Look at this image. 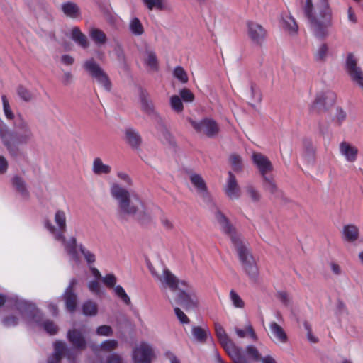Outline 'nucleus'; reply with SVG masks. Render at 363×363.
Instances as JSON below:
<instances>
[{
	"label": "nucleus",
	"mask_w": 363,
	"mask_h": 363,
	"mask_svg": "<svg viewBox=\"0 0 363 363\" xmlns=\"http://www.w3.org/2000/svg\"><path fill=\"white\" fill-rule=\"evenodd\" d=\"M113 333L112 328L106 325L99 326L96 330V333L99 336L108 337L111 336Z\"/></svg>",
	"instance_id": "nucleus-52"
},
{
	"label": "nucleus",
	"mask_w": 363,
	"mask_h": 363,
	"mask_svg": "<svg viewBox=\"0 0 363 363\" xmlns=\"http://www.w3.org/2000/svg\"><path fill=\"white\" fill-rule=\"evenodd\" d=\"M105 363H123V359L118 354L112 353L106 357Z\"/></svg>",
	"instance_id": "nucleus-61"
},
{
	"label": "nucleus",
	"mask_w": 363,
	"mask_h": 363,
	"mask_svg": "<svg viewBox=\"0 0 363 363\" xmlns=\"http://www.w3.org/2000/svg\"><path fill=\"white\" fill-rule=\"evenodd\" d=\"M125 140L133 149H138L142 142L141 137L138 132L130 128H127L125 131Z\"/></svg>",
	"instance_id": "nucleus-28"
},
{
	"label": "nucleus",
	"mask_w": 363,
	"mask_h": 363,
	"mask_svg": "<svg viewBox=\"0 0 363 363\" xmlns=\"http://www.w3.org/2000/svg\"><path fill=\"white\" fill-rule=\"evenodd\" d=\"M246 191L247 195L250 197V199L257 202L260 199V194L257 190H256L254 187L250 186L246 189Z\"/></svg>",
	"instance_id": "nucleus-58"
},
{
	"label": "nucleus",
	"mask_w": 363,
	"mask_h": 363,
	"mask_svg": "<svg viewBox=\"0 0 363 363\" xmlns=\"http://www.w3.org/2000/svg\"><path fill=\"white\" fill-rule=\"evenodd\" d=\"M143 2L150 11L153 9L160 11L166 9V6L163 0H143Z\"/></svg>",
	"instance_id": "nucleus-45"
},
{
	"label": "nucleus",
	"mask_w": 363,
	"mask_h": 363,
	"mask_svg": "<svg viewBox=\"0 0 363 363\" xmlns=\"http://www.w3.org/2000/svg\"><path fill=\"white\" fill-rule=\"evenodd\" d=\"M79 251L83 255L89 266H91L95 263L96 259L95 254L87 249L82 243L79 244Z\"/></svg>",
	"instance_id": "nucleus-41"
},
{
	"label": "nucleus",
	"mask_w": 363,
	"mask_h": 363,
	"mask_svg": "<svg viewBox=\"0 0 363 363\" xmlns=\"http://www.w3.org/2000/svg\"><path fill=\"white\" fill-rule=\"evenodd\" d=\"M170 106L173 111L179 113L183 111L184 106L182 99L177 95H173L170 98Z\"/></svg>",
	"instance_id": "nucleus-48"
},
{
	"label": "nucleus",
	"mask_w": 363,
	"mask_h": 363,
	"mask_svg": "<svg viewBox=\"0 0 363 363\" xmlns=\"http://www.w3.org/2000/svg\"><path fill=\"white\" fill-rule=\"evenodd\" d=\"M16 307L20 311L22 318L28 325L41 326L51 335L57 333V325L52 320H43V313L34 303L28 301H19L16 303Z\"/></svg>",
	"instance_id": "nucleus-5"
},
{
	"label": "nucleus",
	"mask_w": 363,
	"mask_h": 363,
	"mask_svg": "<svg viewBox=\"0 0 363 363\" xmlns=\"http://www.w3.org/2000/svg\"><path fill=\"white\" fill-rule=\"evenodd\" d=\"M229 299L234 308L243 309L245 306V301L233 289L230 291Z\"/></svg>",
	"instance_id": "nucleus-44"
},
{
	"label": "nucleus",
	"mask_w": 363,
	"mask_h": 363,
	"mask_svg": "<svg viewBox=\"0 0 363 363\" xmlns=\"http://www.w3.org/2000/svg\"><path fill=\"white\" fill-rule=\"evenodd\" d=\"M72 38L82 48H87L89 46V42L87 37L82 33L78 27H74L72 28Z\"/></svg>",
	"instance_id": "nucleus-35"
},
{
	"label": "nucleus",
	"mask_w": 363,
	"mask_h": 363,
	"mask_svg": "<svg viewBox=\"0 0 363 363\" xmlns=\"http://www.w3.org/2000/svg\"><path fill=\"white\" fill-rule=\"evenodd\" d=\"M160 222L163 226V228L167 230H170L173 228L174 225L172 221L165 216L162 215L160 216Z\"/></svg>",
	"instance_id": "nucleus-62"
},
{
	"label": "nucleus",
	"mask_w": 363,
	"mask_h": 363,
	"mask_svg": "<svg viewBox=\"0 0 363 363\" xmlns=\"http://www.w3.org/2000/svg\"><path fill=\"white\" fill-rule=\"evenodd\" d=\"M336 100V94L330 90L321 91L316 96L312 106V109L317 108L318 111L325 109L327 106L333 104Z\"/></svg>",
	"instance_id": "nucleus-18"
},
{
	"label": "nucleus",
	"mask_w": 363,
	"mask_h": 363,
	"mask_svg": "<svg viewBox=\"0 0 363 363\" xmlns=\"http://www.w3.org/2000/svg\"><path fill=\"white\" fill-rule=\"evenodd\" d=\"M330 0H319L316 7L313 0H306L303 6L313 35L319 39H324L329 35L328 29L333 25V11Z\"/></svg>",
	"instance_id": "nucleus-3"
},
{
	"label": "nucleus",
	"mask_w": 363,
	"mask_h": 363,
	"mask_svg": "<svg viewBox=\"0 0 363 363\" xmlns=\"http://www.w3.org/2000/svg\"><path fill=\"white\" fill-rule=\"evenodd\" d=\"M269 337L275 343L286 344L288 342V336L284 328L272 321L269 325Z\"/></svg>",
	"instance_id": "nucleus-22"
},
{
	"label": "nucleus",
	"mask_w": 363,
	"mask_h": 363,
	"mask_svg": "<svg viewBox=\"0 0 363 363\" xmlns=\"http://www.w3.org/2000/svg\"><path fill=\"white\" fill-rule=\"evenodd\" d=\"M2 104H3V109L5 116L7 119L12 120L14 118V114L12 112L9 101L5 95L1 96Z\"/></svg>",
	"instance_id": "nucleus-51"
},
{
	"label": "nucleus",
	"mask_w": 363,
	"mask_h": 363,
	"mask_svg": "<svg viewBox=\"0 0 363 363\" xmlns=\"http://www.w3.org/2000/svg\"><path fill=\"white\" fill-rule=\"evenodd\" d=\"M83 67L105 90L108 91H111V82L108 74L94 58H90L84 61Z\"/></svg>",
	"instance_id": "nucleus-9"
},
{
	"label": "nucleus",
	"mask_w": 363,
	"mask_h": 363,
	"mask_svg": "<svg viewBox=\"0 0 363 363\" xmlns=\"http://www.w3.org/2000/svg\"><path fill=\"white\" fill-rule=\"evenodd\" d=\"M229 161L233 169L235 172H240L242 169V160L241 157L236 154H232L229 157Z\"/></svg>",
	"instance_id": "nucleus-47"
},
{
	"label": "nucleus",
	"mask_w": 363,
	"mask_h": 363,
	"mask_svg": "<svg viewBox=\"0 0 363 363\" xmlns=\"http://www.w3.org/2000/svg\"><path fill=\"white\" fill-rule=\"evenodd\" d=\"M175 315L182 324H189L190 322L187 315L178 307L174 309Z\"/></svg>",
	"instance_id": "nucleus-56"
},
{
	"label": "nucleus",
	"mask_w": 363,
	"mask_h": 363,
	"mask_svg": "<svg viewBox=\"0 0 363 363\" xmlns=\"http://www.w3.org/2000/svg\"><path fill=\"white\" fill-rule=\"evenodd\" d=\"M282 26L291 35H294L298 32V25L291 14H286L282 18Z\"/></svg>",
	"instance_id": "nucleus-34"
},
{
	"label": "nucleus",
	"mask_w": 363,
	"mask_h": 363,
	"mask_svg": "<svg viewBox=\"0 0 363 363\" xmlns=\"http://www.w3.org/2000/svg\"><path fill=\"white\" fill-rule=\"evenodd\" d=\"M17 93L19 97L25 101H30L33 99L32 93L22 86L18 88Z\"/></svg>",
	"instance_id": "nucleus-53"
},
{
	"label": "nucleus",
	"mask_w": 363,
	"mask_h": 363,
	"mask_svg": "<svg viewBox=\"0 0 363 363\" xmlns=\"http://www.w3.org/2000/svg\"><path fill=\"white\" fill-rule=\"evenodd\" d=\"M209 331L207 327L193 326L191 333L194 339L199 342H205Z\"/></svg>",
	"instance_id": "nucleus-40"
},
{
	"label": "nucleus",
	"mask_w": 363,
	"mask_h": 363,
	"mask_svg": "<svg viewBox=\"0 0 363 363\" xmlns=\"http://www.w3.org/2000/svg\"><path fill=\"white\" fill-rule=\"evenodd\" d=\"M152 357V348L147 343L141 342L133 350V359L134 363H151Z\"/></svg>",
	"instance_id": "nucleus-17"
},
{
	"label": "nucleus",
	"mask_w": 363,
	"mask_h": 363,
	"mask_svg": "<svg viewBox=\"0 0 363 363\" xmlns=\"http://www.w3.org/2000/svg\"><path fill=\"white\" fill-rule=\"evenodd\" d=\"M82 312L86 316H95L98 313V306L94 301H86L82 305Z\"/></svg>",
	"instance_id": "nucleus-42"
},
{
	"label": "nucleus",
	"mask_w": 363,
	"mask_h": 363,
	"mask_svg": "<svg viewBox=\"0 0 363 363\" xmlns=\"http://www.w3.org/2000/svg\"><path fill=\"white\" fill-rule=\"evenodd\" d=\"M340 154L349 162L356 161L358 155V149L347 142H342L339 146Z\"/></svg>",
	"instance_id": "nucleus-26"
},
{
	"label": "nucleus",
	"mask_w": 363,
	"mask_h": 363,
	"mask_svg": "<svg viewBox=\"0 0 363 363\" xmlns=\"http://www.w3.org/2000/svg\"><path fill=\"white\" fill-rule=\"evenodd\" d=\"M89 35L98 47L104 45L107 42L106 35L99 28H91L89 30Z\"/></svg>",
	"instance_id": "nucleus-30"
},
{
	"label": "nucleus",
	"mask_w": 363,
	"mask_h": 363,
	"mask_svg": "<svg viewBox=\"0 0 363 363\" xmlns=\"http://www.w3.org/2000/svg\"><path fill=\"white\" fill-rule=\"evenodd\" d=\"M248 94H250L251 99L255 101H260L261 97L259 91L255 89V87L252 84L248 90Z\"/></svg>",
	"instance_id": "nucleus-63"
},
{
	"label": "nucleus",
	"mask_w": 363,
	"mask_h": 363,
	"mask_svg": "<svg viewBox=\"0 0 363 363\" xmlns=\"http://www.w3.org/2000/svg\"><path fill=\"white\" fill-rule=\"evenodd\" d=\"M180 96L185 102H192L194 99V94L188 89H182L179 91Z\"/></svg>",
	"instance_id": "nucleus-57"
},
{
	"label": "nucleus",
	"mask_w": 363,
	"mask_h": 363,
	"mask_svg": "<svg viewBox=\"0 0 363 363\" xmlns=\"http://www.w3.org/2000/svg\"><path fill=\"white\" fill-rule=\"evenodd\" d=\"M189 179L191 184L194 186L197 194L202 198L204 202L211 203L213 206L214 218L216 219V211L218 210L221 212L213 203L211 196L207 190L206 184L203 177L196 173H191L189 174Z\"/></svg>",
	"instance_id": "nucleus-14"
},
{
	"label": "nucleus",
	"mask_w": 363,
	"mask_h": 363,
	"mask_svg": "<svg viewBox=\"0 0 363 363\" xmlns=\"http://www.w3.org/2000/svg\"><path fill=\"white\" fill-rule=\"evenodd\" d=\"M262 178L264 180L263 186L264 189L275 196H279L281 192L279 191L272 177L267 175L262 177Z\"/></svg>",
	"instance_id": "nucleus-39"
},
{
	"label": "nucleus",
	"mask_w": 363,
	"mask_h": 363,
	"mask_svg": "<svg viewBox=\"0 0 363 363\" xmlns=\"http://www.w3.org/2000/svg\"><path fill=\"white\" fill-rule=\"evenodd\" d=\"M113 291L115 294L121 298L125 304L129 305L130 303V299L129 296L127 295L124 289L120 286L117 285L113 287Z\"/></svg>",
	"instance_id": "nucleus-50"
},
{
	"label": "nucleus",
	"mask_w": 363,
	"mask_h": 363,
	"mask_svg": "<svg viewBox=\"0 0 363 363\" xmlns=\"http://www.w3.org/2000/svg\"><path fill=\"white\" fill-rule=\"evenodd\" d=\"M76 284L77 280L72 279L64 294L66 308L70 312H73L77 306V295L73 292V287Z\"/></svg>",
	"instance_id": "nucleus-23"
},
{
	"label": "nucleus",
	"mask_w": 363,
	"mask_h": 363,
	"mask_svg": "<svg viewBox=\"0 0 363 363\" xmlns=\"http://www.w3.org/2000/svg\"><path fill=\"white\" fill-rule=\"evenodd\" d=\"M252 160L262 177H265L273 170V165L267 157L262 153L253 152Z\"/></svg>",
	"instance_id": "nucleus-20"
},
{
	"label": "nucleus",
	"mask_w": 363,
	"mask_h": 363,
	"mask_svg": "<svg viewBox=\"0 0 363 363\" xmlns=\"http://www.w3.org/2000/svg\"><path fill=\"white\" fill-rule=\"evenodd\" d=\"M2 127L0 128V136L4 144L10 152H14L18 145H25L30 142L33 133L28 123L20 118L15 123V133L10 131L4 123L1 121Z\"/></svg>",
	"instance_id": "nucleus-4"
},
{
	"label": "nucleus",
	"mask_w": 363,
	"mask_h": 363,
	"mask_svg": "<svg viewBox=\"0 0 363 363\" xmlns=\"http://www.w3.org/2000/svg\"><path fill=\"white\" fill-rule=\"evenodd\" d=\"M173 74L174 77L183 84L186 83L189 80L186 72L181 66H177L174 68Z\"/></svg>",
	"instance_id": "nucleus-49"
},
{
	"label": "nucleus",
	"mask_w": 363,
	"mask_h": 363,
	"mask_svg": "<svg viewBox=\"0 0 363 363\" xmlns=\"http://www.w3.org/2000/svg\"><path fill=\"white\" fill-rule=\"evenodd\" d=\"M330 56V48L325 43H320L315 49L313 57L318 62H324Z\"/></svg>",
	"instance_id": "nucleus-29"
},
{
	"label": "nucleus",
	"mask_w": 363,
	"mask_h": 363,
	"mask_svg": "<svg viewBox=\"0 0 363 363\" xmlns=\"http://www.w3.org/2000/svg\"><path fill=\"white\" fill-rule=\"evenodd\" d=\"M77 355L76 351L68 347L64 342L56 341L54 343V352L48 358V363H60L63 356L69 363H77Z\"/></svg>",
	"instance_id": "nucleus-11"
},
{
	"label": "nucleus",
	"mask_w": 363,
	"mask_h": 363,
	"mask_svg": "<svg viewBox=\"0 0 363 363\" xmlns=\"http://www.w3.org/2000/svg\"><path fill=\"white\" fill-rule=\"evenodd\" d=\"M12 185L22 197L25 199L28 197L29 192L24 180L21 177L18 176L14 177L12 179Z\"/></svg>",
	"instance_id": "nucleus-37"
},
{
	"label": "nucleus",
	"mask_w": 363,
	"mask_h": 363,
	"mask_svg": "<svg viewBox=\"0 0 363 363\" xmlns=\"http://www.w3.org/2000/svg\"><path fill=\"white\" fill-rule=\"evenodd\" d=\"M118 341L116 340H106L103 341L100 345L92 347V350L95 352H110L116 350L118 347Z\"/></svg>",
	"instance_id": "nucleus-36"
},
{
	"label": "nucleus",
	"mask_w": 363,
	"mask_h": 363,
	"mask_svg": "<svg viewBox=\"0 0 363 363\" xmlns=\"http://www.w3.org/2000/svg\"><path fill=\"white\" fill-rule=\"evenodd\" d=\"M215 331L220 345L234 363H248L242 354V347L237 345L229 337L220 324L215 323Z\"/></svg>",
	"instance_id": "nucleus-6"
},
{
	"label": "nucleus",
	"mask_w": 363,
	"mask_h": 363,
	"mask_svg": "<svg viewBox=\"0 0 363 363\" xmlns=\"http://www.w3.org/2000/svg\"><path fill=\"white\" fill-rule=\"evenodd\" d=\"M147 265L152 276L162 287L169 288L175 291L179 287L186 285V281L179 280L167 267H162L161 272H159L155 269L151 263L147 262Z\"/></svg>",
	"instance_id": "nucleus-8"
},
{
	"label": "nucleus",
	"mask_w": 363,
	"mask_h": 363,
	"mask_svg": "<svg viewBox=\"0 0 363 363\" xmlns=\"http://www.w3.org/2000/svg\"><path fill=\"white\" fill-rule=\"evenodd\" d=\"M224 192L232 200L238 199L241 196V189L238 185L235 176L230 171L224 186Z\"/></svg>",
	"instance_id": "nucleus-19"
},
{
	"label": "nucleus",
	"mask_w": 363,
	"mask_h": 363,
	"mask_svg": "<svg viewBox=\"0 0 363 363\" xmlns=\"http://www.w3.org/2000/svg\"><path fill=\"white\" fill-rule=\"evenodd\" d=\"M92 172L96 175L109 174L112 168L109 164H104L100 157H95L92 163Z\"/></svg>",
	"instance_id": "nucleus-27"
},
{
	"label": "nucleus",
	"mask_w": 363,
	"mask_h": 363,
	"mask_svg": "<svg viewBox=\"0 0 363 363\" xmlns=\"http://www.w3.org/2000/svg\"><path fill=\"white\" fill-rule=\"evenodd\" d=\"M89 290L95 294H99L101 293V286L99 283L97 281H91L89 283Z\"/></svg>",
	"instance_id": "nucleus-64"
},
{
	"label": "nucleus",
	"mask_w": 363,
	"mask_h": 363,
	"mask_svg": "<svg viewBox=\"0 0 363 363\" xmlns=\"http://www.w3.org/2000/svg\"><path fill=\"white\" fill-rule=\"evenodd\" d=\"M140 99L141 103L142 109L147 114L157 116V113L154 109V106L152 101L150 99L148 94L142 90L140 93Z\"/></svg>",
	"instance_id": "nucleus-32"
},
{
	"label": "nucleus",
	"mask_w": 363,
	"mask_h": 363,
	"mask_svg": "<svg viewBox=\"0 0 363 363\" xmlns=\"http://www.w3.org/2000/svg\"><path fill=\"white\" fill-rule=\"evenodd\" d=\"M61 11L68 18H79L82 16L80 7L74 1H65L60 6Z\"/></svg>",
	"instance_id": "nucleus-25"
},
{
	"label": "nucleus",
	"mask_w": 363,
	"mask_h": 363,
	"mask_svg": "<svg viewBox=\"0 0 363 363\" xmlns=\"http://www.w3.org/2000/svg\"><path fill=\"white\" fill-rule=\"evenodd\" d=\"M344 69L351 80L363 89V71L358 66V60L353 53L350 52L347 55Z\"/></svg>",
	"instance_id": "nucleus-10"
},
{
	"label": "nucleus",
	"mask_w": 363,
	"mask_h": 363,
	"mask_svg": "<svg viewBox=\"0 0 363 363\" xmlns=\"http://www.w3.org/2000/svg\"><path fill=\"white\" fill-rule=\"evenodd\" d=\"M346 113L341 108L337 107L336 108V113L334 118V121L338 125H340L346 119Z\"/></svg>",
	"instance_id": "nucleus-59"
},
{
	"label": "nucleus",
	"mask_w": 363,
	"mask_h": 363,
	"mask_svg": "<svg viewBox=\"0 0 363 363\" xmlns=\"http://www.w3.org/2000/svg\"><path fill=\"white\" fill-rule=\"evenodd\" d=\"M216 223L220 230L230 238L237 251L242 267L249 279L256 281L259 277V268L247 244L236 232L226 216L218 210L216 211Z\"/></svg>",
	"instance_id": "nucleus-1"
},
{
	"label": "nucleus",
	"mask_w": 363,
	"mask_h": 363,
	"mask_svg": "<svg viewBox=\"0 0 363 363\" xmlns=\"http://www.w3.org/2000/svg\"><path fill=\"white\" fill-rule=\"evenodd\" d=\"M188 121L195 131L199 134L213 138L219 132L218 125L211 118H206L199 121L189 118Z\"/></svg>",
	"instance_id": "nucleus-12"
},
{
	"label": "nucleus",
	"mask_w": 363,
	"mask_h": 363,
	"mask_svg": "<svg viewBox=\"0 0 363 363\" xmlns=\"http://www.w3.org/2000/svg\"><path fill=\"white\" fill-rule=\"evenodd\" d=\"M68 210L57 208L52 215V221L45 219L43 222L44 228L49 232L54 239H63V234L67 229Z\"/></svg>",
	"instance_id": "nucleus-7"
},
{
	"label": "nucleus",
	"mask_w": 363,
	"mask_h": 363,
	"mask_svg": "<svg viewBox=\"0 0 363 363\" xmlns=\"http://www.w3.org/2000/svg\"><path fill=\"white\" fill-rule=\"evenodd\" d=\"M54 240L62 243L65 252L72 260H79V255L77 252V250H79V244H77V239L74 236H70L67 239L65 234H63V239Z\"/></svg>",
	"instance_id": "nucleus-21"
},
{
	"label": "nucleus",
	"mask_w": 363,
	"mask_h": 363,
	"mask_svg": "<svg viewBox=\"0 0 363 363\" xmlns=\"http://www.w3.org/2000/svg\"><path fill=\"white\" fill-rule=\"evenodd\" d=\"M247 35L252 44L261 46L264 42L267 32L265 28L257 22H247Z\"/></svg>",
	"instance_id": "nucleus-15"
},
{
	"label": "nucleus",
	"mask_w": 363,
	"mask_h": 363,
	"mask_svg": "<svg viewBox=\"0 0 363 363\" xmlns=\"http://www.w3.org/2000/svg\"><path fill=\"white\" fill-rule=\"evenodd\" d=\"M342 233L345 240L352 242L357 240L359 230L354 225H347L344 226Z\"/></svg>",
	"instance_id": "nucleus-38"
},
{
	"label": "nucleus",
	"mask_w": 363,
	"mask_h": 363,
	"mask_svg": "<svg viewBox=\"0 0 363 363\" xmlns=\"http://www.w3.org/2000/svg\"><path fill=\"white\" fill-rule=\"evenodd\" d=\"M178 303L186 311L195 308L198 305V298L193 287L186 282V286L179 287L177 290Z\"/></svg>",
	"instance_id": "nucleus-13"
},
{
	"label": "nucleus",
	"mask_w": 363,
	"mask_h": 363,
	"mask_svg": "<svg viewBox=\"0 0 363 363\" xmlns=\"http://www.w3.org/2000/svg\"><path fill=\"white\" fill-rule=\"evenodd\" d=\"M242 354L248 363H250L249 360L257 362L262 358L257 347L253 345H248L245 350L242 349Z\"/></svg>",
	"instance_id": "nucleus-31"
},
{
	"label": "nucleus",
	"mask_w": 363,
	"mask_h": 363,
	"mask_svg": "<svg viewBox=\"0 0 363 363\" xmlns=\"http://www.w3.org/2000/svg\"><path fill=\"white\" fill-rule=\"evenodd\" d=\"M85 332V325H83L80 329L74 328L67 331V339L74 350L82 351L86 348L87 342L84 336Z\"/></svg>",
	"instance_id": "nucleus-16"
},
{
	"label": "nucleus",
	"mask_w": 363,
	"mask_h": 363,
	"mask_svg": "<svg viewBox=\"0 0 363 363\" xmlns=\"http://www.w3.org/2000/svg\"><path fill=\"white\" fill-rule=\"evenodd\" d=\"M162 140L164 143H166L169 145H174L175 141L173 135L167 130H164L162 135Z\"/></svg>",
	"instance_id": "nucleus-60"
},
{
	"label": "nucleus",
	"mask_w": 363,
	"mask_h": 363,
	"mask_svg": "<svg viewBox=\"0 0 363 363\" xmlns=\"http://www.w3.org/2000/svg\"><path fill=\"white\" fill-rule=\"evenodd\" d=\"M103 283L108 287H115L117 282V279L113 274H108L102 278Z\"/></svg>",
	"instance_id": "nucleus-55"
},
{
	"label": "nucleus",
	"mask_w": 363,
	"mask_h": 363,
	"mask_svg": "<svg viewBox=\"0 0 363 363\" xmlns=\"http://www.w3.org/2000/svg\"><path fill=\"white\" fill-rule=\"evenodd\" d=\"M13 309L16 311L17 315H10L5 316L2 319V324L5 327H13L18 324L20 320L23 321L25 323L28 324L23 318L21 313L20 311L16 307V303L19 301H25L24 299L19 298L18 297L16 296L14 298H13Z\"/></svg>",
	"instance_id": "nucleus-24"
},
{
	"label": "nucleus",
	"mask_w": 363,
	"mask_h": 363,
	"mask_svg": "<svg viewBox=\"0 0 363 363\" xmlns=\"http://www.w3.org/2000/svg\"><path fill=\"white\" fill-rule=\"evenodd\" d=\"M129 29L134 35L140 36L144 33L143 26L138 18H133L129 23Z\"/></svg>",
	"instance_id": "nucleus-43"
},
{
	"label": "nucleus",
	"mask_w": 363,
	"mask_h": 363,
	"mask_svg": "<svg viewBox=\"0 0 363 363\" xmlns=\"http://www.w3.org/2000/svg\"><path fill=\"white\" fill-rule=\"evenodd\" d=\"M146 65L150 67L153 70L157 69V59L155 52L151 50H146V58H145Z\"/></svg>",
	"instance_id": "nucleus-46"
},
{
	"label": "nucleus",
	"mask_w": 363,
	"mask_h": 363,
	"mask_svg": "<svg viewBox=\"0 0 363 363\" xmlns=\"http://www.w3.org/2000/svg\"><path fill=\"white\" fill-rule=\"evenodd\" d=\"M111 196L117 201L121 215L135 218L142 224H147L152 220L151 212L136 194H130L121 184L114 182L110 186Z\"/></svg>",
	"instance_id": "nucleus-2"
},
{
	"label": "nucleus",
	"mask_w": 363,
	"mask_h": 363,
	"mask_svg": "<svg viewBox=\"0 0 363 363\" xmlns=\"http://www.w3.org/2000/svg\"><path fill=\"white\" fill-rule=\"evenodd\" d=\"M234 331L237 336L240 338H244L245 337H250L253 341L258 340V336L255 332L252 325L248 323L245 325V328L241 329L238 327L234 328Z\"/></svg>",
	"instance_id": "nucleus-33"
},
{
	"label": "nucleus",
	"mask_w": 363,
	"mask_h": 363,
	"mask_svg": "<svg viewBox=\"0 0 363 363\" xmlns=\"http://www.w3.org/2000/svg\"><path fill=\"white\" fill-rule=\"evenodd\" d=\"M116 176L121 181L124 182L125 186H131L133 185V179L127 172L121 170L117 171Z\"/></svg>",
	"instance_id": "nucleus-54"
}]
</instances>
